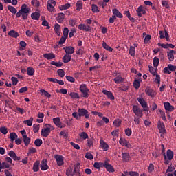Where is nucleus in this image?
<instances>
[{
	"label": "nucleus",
	"mask_w": 176,
	"mask_h": 176,
	"mask_svg": "<svg viewBox=\"0 0 176 176\" xmlns=\"http://www.w3.org/2000/svg\"><path fill=\"white\" fill-rule=\"evenodd\" d=\"M119 143L120 144V145H122L123 146H126L128 148H131V144H130V142H129V141H127L124 138H120Z\"/></svg>",
	"instance_id": "12"
},
{
	"label": "nucleus",
	"mask_w": 176,
	"mask_h": 176,
	"mask_svg": "<svg viewBox=\"0 0 176 176\" xmlns=\"http://www.w3.org/2000/svg\"><path fill=\"white\" fill-rule=\"evenodd\" d=\"M103 94H105L107 96L108 98H110V100H115V96H113V94L112 92L107 91V90H103L102 91Z\"/></svg>",
	"instance_id": "24"
},
{
	"label": "nucleus",
	"mask_w": 176,
	"mask_h": 176,
	"mask_svg": "<svg viewBox=\"0 0 176 176\" xmlns=\"http://www.w3.org/2000/svg\"><path fill=\"white\" fill-rule=\"evenodd\" d=\"M60 25L58 23H56L54 25V31H55V34L58 36H60V34H61V32H60Z\"/></svg>",
	"instance_id": "33"
},
{
	"label": "nucleus",
	"mask_w": 176,
	"mask_h": 176,
	"mask_svg": "<svg viewBox=\"0 0 176 176\" xmlns=\"http://www.w3.org/2000/svg\"><path fill=\"white\" fill-rule=\"evenodd\" d=\"M122 157L123 159V162H129L130 159H131V157H130V154H129V153H122Z\"/></svg>",
	"instance_id": "22"
},
{
	"label": "nucleus",
	"mask_w": 176,
	"mask_h": 176,
	"mask_svg": "<svg viewBox=\"0 0 176 176\" xmlns=\"http://www.w3.org/2000/svg\"><path fill=\"white\" fill-rule=\"evenodd\" d=\"M41 93H42V94H43L45 97H47V98H50V97H52V95L47 92V91L45 90V89H41L40 90Z\"/></svg>",
	"instance_id": "42"
},
{
	"label": "nucleus",
	"mask_w": 176,
	"mask_h": 176,
	"mask_svg": "<svg viewBox=\"0 0 176 176\" xmlns=\"http://www.w3.org/2000/svg\"><path fill=\"white\" fill-rule=\"evenodd\" d=\"M145 93L147 96H149L150 97H151V98H155L156 96V94H157V93H156L155 90L152 89L149 87H147L146 88Z\"/></svg>",
	"instance_id": "4"
},
{
	"label": "nucleus",
	"mask_w": 176,
	"mask_h": 176,
	"mask_svg": "<svg viewBox=\"0 0 176 176\" xmlns=\"http://www.w3.org/2000/svg\"><path fill=\"white\" fill-rule=\"evenodd\" d=\"M8 155L10 156V157H12V159H13V160H21V158H20V157H17V155H16V153H14V151H10L8 153Z\"/></svg>",
	"instance_id": "21"
},
{
	"label": "nucleus",
	"mask_w": 176,
	"mask_h": 176,
	"mask_svg": "<svg viewBox=\"0 0 176 176\" xmlns=\"http://www.w3.org/2000/svg\"><path fill=\"white\" fill-rule=\"evenodd\" d=\"M31 3L32 6H36V8H39L41 3L38 0H32Z\"/></svg>",
	"instance_id": "48"
},
{
	"label": "nucleus",
	"mask_w": 176,
	"mask_h": 176,
	"mask_svg": "<svg viewBox=\"0 0 176 176\" xmlns=\"http://www.w3.org/2000/svg\"><path fill=\"white\" fill-rule=\"evenodd\" d=\"M43 144V142H42V140L41 139H36L35 141H34V145H36V146H41V145H42Z\"/></svg>",
	"instance_id": "54"
},
{
	"label": "nucleus",
	"mask_w": 176,
	"mask_h": 176,
	"mask_svg": "<svg viewBox=\"0 0 176 176\" xmlns=\"http://www.w3.org/2000/svg\"><path fill=\"white\" fill-rule=\"evenodd\" d=\"M85 158L88 159V160H93V159H94V156H93L92 153L87 152L85 154Z\"/></svg>",
	"instance_id": "49"
},
{
	"label": "nucleus",
	"mask_w": 176,
	"mask_h": 176,
	"mask_svg": "<svg viewBox=\"0 0 176 176\" xmlns=\"http://www.w3.org/2000/svg\"><path fill=\"white\" fill-rule=\"evenodd\" d=\"M78 112L81 118V116H85V119H89V111L86 109H78Z\"/></svg>",
	"instance_id": "8"
},
{
	"label": "nucleus",
	"mask_w": 176,
	"mask_h": 176,
	"mask_svg": "<svg viewBox=\"0 0 176 176\" xmlns=\"http://www.w3.org/2000/svg\"><path fill=\"white\" fill-rule=\"evenodd\" d=\"M69 96L72 98H80V96H79V94L76 92H71L69 94Z\"/></svg>",
	"instance_id": "46"
},
{
	"label": "nucleus",
	"mask_w": 176,
	"mask_h": 176,
	"mask_svg": "<svg viewBox=\"0 0 176 176\" xmlns=\"http://www.w3.org/2000/svg\"><path fill=\"white\" fill-rule=\"evenodd\" d=\"M78 29L81 31H86L87 32L89 31H91V27L82 23L78 25Z\"/></svg>",
	"instance_id": "16"
},
{
	"label": "nucleus",
	"mask_w": 176,
	"mask_h": 176,
	"mask_svg": "<svg viewBox=\"0 0 176 176\" xmlns=\"http://www.w3.org/2000/svg\"><path fill=\"white\" fill-rule=\"evenodd\" d=\"M174 54H176V52L173 50L167 52L168 58L170 61H174Z\"/></svg>",
	"instance_id": "20"
},
{
	"label": "nucleus",
	"mask_w": 176,
	"mask_h": 176,
	"mask_svg": "<svg viewBox=\"0 0 176 176\" xmlns=\"http://www.w3.org/2000/svg\"><path fill=\"white\" fill-rule=\"evenodd\" d=\"M44 58H47V60H53V58H56V55L53 53H48L43 54Z\"/></svg>",
	"instance_id": "25"
},
{
	"label": "nucleus",
	"mask_w": 176,
	"mask_h": 176,
	"mask_svg": "<svg viewBox=\"0 0 176 176\" xmlns=\"http://www.w3.org/2000/svg\"><path fill=\"white\" fill-rule=\"evenodd\" d=\"M166 157L168 160H173L174 157V152H173V151H171L170 149H168L166 151Z\"/></svg>",
	"instance_id": "26"
},
{
	"label": "nucleus",
	"mask_w": 176,
	"mask_h": 176,
	"mask_svg": "<svg viewBox=\"0 0 176 176\" xmlns=\"http://www.w3.org/2000/svg\"><path fill=\"white\" fill-rule=\"evenodd\" d=\"M53 122L54 124H56L57 127H60V129H64V127H65V124H61V120H60L58 117L53 118Z\"/></svg>",
	"instance_id": "13"
},
{
	"label": "nucleus",
	"mask_w": 176,
	"mask_h": 176,
	"mask_svg": "<svg viewBox=\"0 0 176 176\" xmlns=\"http://www.w3.org/2000/svg\"><path fill=\"white\" fill-rule=\"evenodd\" d=\"M113 124L116 127H120V126L122 125V120L116 119V120L113 121Z\"/></svg>",
	"instance_id": "39"
},
{
	"label": "nucleus",
	"mask_w": 176,
	"mask_h": 176,
	"mask_svg": "<svg viewBox=\"0 0 176 176\" xmlns=\"http://www.w3.org/2000/svg\"><path fill=\"white\" fill-rule=\"evenodd\" d=\"M102 46L104 49H105L108 52H113V49L112 47H111L109 45H108L107 43H105V41L102 42Z\"/></svg>",
	"instance_id": "34"
},
{
	"label": "nucleus",
	"mask_w": 176,
	"mask_h": 176,
	"mask_svg": "<svg viewBox=\"0 0 176 176\" xmlns=\"http://www.w3.org/2000/svg\"><path fill=\"white\" fill-rule=\"evenodd\" d=\"M41 170L42 171H46V170H49V166H47V160L44 159L41 161V164L40 166Z\"/></svg>",
	"instance_id": "11"
},
{
	"label": "nucleus",
	"mask_w": 176,
	"mask_h": 176,
	"mask_svg": "<svg viewBox=\"0 0 176 176\" xmlns=\"http://www.w3.org/2000/svg\"><path fill=\"white\" fill-rule=\"evenodd\" d=\"M0 131L2 133V134H4V135L8 134V129L5 126H1L0 128Z\"/></svg>",
	"instance_id": "59"
},
{
	"label": "nucleus",
	"mask_w": 176,
	"mask_h": 176,
	"mask_svg": "<svg viewBox=\"0 0 176 176\" xmlns=\"http://www.w3.org/2000/svg\"><path fill=\"white\" fill-rule=\"evenodd\" d=\"M162 6H164V8H166V9L170 8V5H168V1H164V0L162 1Z\"/></svg>",
	"instance_id": "57"
},
{
	"label": "nucleus",
	"mask_w": 176,
	"mask_h": 176,
	"mask_svg": "<svg viewBox=\"0 0 176 176\" xmlns=\"http://www.w3.org/2000/svg\"><path fill=\"white\" fill-rule=\"evenodd\" d=\"M105 168L109 173H115V168H113V166L111 164L108 163V160L105 161Z\"/></svg>",
	"instance_id": "15"
},
{
	"label": "nucleus",
	"mask_w": 176,
	"mask_h": 176,
	"mask_svg": "<svg viewBox=\"0 0 176 176\" xmlns=\"http://www.w3.org/2000/svg\"><path fill=\"white\" fill-rule=\"evenodd\" d=\"M54 158L56 159L57 165L59 167H61V166L64 165V157L60 155H56Z\"/></svg>",
	"instance_id": "6"
},
{
	"label": "nucleus",
	"mask_w": 176,
	"mask_h": 176,
	"mask_svg": "<svg viewBox=\"0 0 176 176\" xmlns=\"http://www.w3.org/2000/svg\"><path fill=\"white\" fill-rule=\"evenodd\" d=\"M8 10L13 14H17V9L12 6H8Z\"/></svg>",
	"instance_id": "36"
},
{
	"label": "nucleus",
	"mask_w": 176,
	"mask_h": 176,
	"mask_svg": "<svg viewBox=\"0 0 176 176\" xmlns=\"http://www.w3.org/2000/svg\"><path fill=\"white\" fill-rule=\"evenodd\" d=\"M76 6L77 8L76 10H80V9H82L83 8V3H82V1H78L76 3Z\"/></svg>",
	"instance_id": "47"
},
{
	"label": "nucleus",
	"mask_w": 176,
	"mask_h": 176,
	"mask_svg": "<svg viewBox=\"0 0 176 176\" xmlns=\"http://www.w3.org/2000/svg\"><path fill=\"white\" fill-rule=\"evenodd\" d=\"M57 74L60 78H64L65 72H64L63 69H59L57 70Z\"/></svg>",
	"instance_id": "44"
},
{
	"label": "nucleus",
	"mask_w": 176,
	"mask_h": 176,
	"mask_svg": "<svg viewBox=\"0 0 176 176\" xmlns=\"http://www.w3.org/2000/svg\"><path fill=\"white\" fill-rule=\"evenodd\" d=\"M159 112L160 113L162 120H164V122H167V118H166V113L163 111H162V109H159Z\"/></svg>",
	"instance_id": "50"
},
{
	"label": "nucleus",
	"mask_w": 176,
	"mask_h": 176,
	"mask_svg": "<svg viewBox=\"0 0 176 176\" xmlns=\"http://www.w3.org/2000/svg\"><path fill=\"white\" fill-rule=\"evenodd\" d=\"M71 8L70 3H66L65 5L61 6L59 9L60 10H67V9H69Z\"/></svg>",
	"instance_id": "41"
},
{
	"label": "nucleus",
	"mask_w": 176,
	"mask_h": 176,
	"mask_svg": "<svg viewBox=\"0 0 176 176\" xmlns=\"http://www.w3.org/2000/svg\"><path fill=\"white\" fill-rule=\"evenodd\" d=\"M42 25H43L44 27H47V30H50V25H49V22H47V21H46V19H44L42 22Z\"/></svg>",
	"instance_id": "53"
},
{
	"label": "nucleus",
	"mask_w": 176,
	"mask_h": 176,
	"mask_svg": "<svg viewBox=\"0 0 176 176\" xmlns=\"http://www.w3.org/2000/svg\"><path fill=\"white\" fill-rule=\"evenodd\" d=\"M114 82L117 84L122 83V82H124V78L117 76L114 78Z\"/></svg>",
	"instance_id": "37"
},
{
	"label": "nucleus",
	"mask_w": 176,
	"mask_h": 176,
	"mask_svg": "<svg viewBox=\"0 0 176 176\" xmlns=\"http://www.w3.org/2000/svg\"><path fill=\"white\" fill-rule=\"evenodd\" d=\"M23 140L25 146H28V145H30V142H31V138H28L27 135H23Z\"/></svg>",
	"instance_id": "27"
},
{
	"label": "nucleus",
	"mask_w": 176,
	"mask_h": 176,
	"mask_svg": "<svg viewBox=\"0 0 176 176\" xmlns=\"http://www.w3.org/2000/svg\"><path fill=\"white\" fill-rule=\"evenodd\" d=\"M72 58V56L69 54H65L64 55L63 58V63H65V64H67V63H69V61H71V58Z\"/></svg>",
	"instance_id": "30"
},
{
	"label": "nucleus",
	"mask_w": 176,
	"mask_h": 176,
	"mask_svg": "<svg viewBox=\"0 0 176 176\" xmlns=\"http://www.w3.org/2000/svg\"><path fill=\"white\" fill-rule=\"evenodd\" d=\"M72 116H73V118H75V119H76V120H80V116L79 113L78 114V113L74 112L72 113Z\"/></svg>",
	"instance_id": "61"
},
{
	"label": "nucleus",
	"mask_w": 176,
	"mask_h": 176,
	"mask_svg": "<svg viewBox=\"0 0 176 176\" xmlns=\"http://www.w3.org/2000/svg\"><path fill=\"white\" fill-rule=\"evenodd\" d=\"M100 147L102 148V149H103V151H108V149H109V146L102 139L100 140Z\"/></svg>",
	"instance_id": "18"
},
{
	"label": "nucleus",
	"mask_w": 176,
	"mask_h": 176,
	"mask_svg": "<svg viewBox=\"0 0 176 176\" xmlns=\"http://www.w3.org/2000/svg\"><path fill=\"white\" fill-rule=\"evenodd\" d=\"M159 61H160V60H159V58H157V57H154V58H153V65H154V67H159Z\"/></svg>",
	"instance_id": "55"
},
{
	"label": "nucleus",
	"mask_w": 176,
	"mask_h": 176,
	"mask_svg": "<svg viewBox=\"0 0 176 176\" xmlns=\"http://www.w3.org/2000/svg\"><path fill=\"white\" fill-rule=\"evenodd\" d=\"M138 101L144 109V111H148V109H149L148 104L146 103L145 100H144V98H138Z\"/></svg>",
	"instance_id": "9"
},
{
	"label": "nucleus",
	"mask_w": 176,
	"mask_h": 176,
	"mask_svg": "<svg viewBox=\"0 0 176 176\" xmlns=\"http://www.w3.org/2000/svg\"><path fill=\"white\" fill-rule=\"evenodd\" d=\"M157 127L160 133H161L162 134H166V131L164 127V123H163V122L159 120L157 124Z\"/></svg>",
	"instance_id": "10"
},
{
	"label": "nucleus",
	"mask_w": 176,
	"mask_h": 176,
	"mask_svg": "<svg viewBox=\"0 0 176 176\" xmlns=\"http://www.w3.org/2000/svg\"><path fill=\"white\" fill-rule=\"evenodd\" d=\"M49 134H50V129H49L47 126H45L41 130L42 137H49Z\"/></svg>",
	"instance_id": "17"
},
{
	"label": "nucleus",
	"mask_w": 176,
	"mask_h": 176,
	"mask_svg": "<svg viewBox=\"0 0 176 176\" xmlns=\"http://www.w3.org/2000/svg\"><path fill=\"white\" fill-rule=\"evenodd\" d=\"M168 68L169 71H175V69H176V66H174V65H171V64H169V65H168Z\"/></svg>",
	"instance_id": "64"
},
{
	"label": "nucleus",
	"mask_w": 176,
	"mask_h": 176,
	"mask_svg": "<svg viewBox=\"0 0 176 176\" xmlns=\"http://www.w3.org/2000/svg\"><path fill=\"white\" fill-rule=\"evenodd\" d=\"M129 54L134 57L135 56V47L131 46L129 48Z\"/></svg>",
	"instance_id": "43"
},
{
	"label": "nucleus",
	"mask_w": 176,
	"mask_h": 176,
	"mask_svg": "<svg viewBox=\"0 0 176 176\" xmlns=\"http://www.w3.org/2000/svg\"><path fill=\"white\" fill-rule=\"evenodd\" d=\"M164 106L166 111H168L169 112H173V111L175 109L174 107L171 106V104H170L168 102H164Z\"/></svg>",
	"instance_id": "19"
},
{
	"label": "nucleus",
	"mask_w": 176,
	"mask_h": 176,
	"mask_svg": "<svg viewBox=\"0 0 176 176\" xmlns=\"http://www.w3.org/2000/svg\"><path fill=\"white\" fill-rule=\"evenodd\" d=\"M40 164H41V162L38 160L35 162V163L33 165V171H34V173L39 171Z\"/></svg>",
	"instance_id": "31"
},
{
	"label": "nucleus",
	"mask_w": 176,
	"mask_h": 176,
	"mask_svg": "<svg viewBox=\"0 0 176 176\" xmlns=\"http://www.w3.org/2000/svg\"><path fill=\"white\" fill-rule=\"evenodd\" d=\"M39 17H41V13L38 12H33L31 14L32 20H39Z\"/></svg>",
	"instance_id": "32"
},
{
	"label": "nucleus",
	"mask_w": 176,
	"mask_h": 176,
	"mask_svg": "<svg viewBox=\"0 0 176 176\" xmlns=\"http://www.w3.org/2000/svg\"><path fill=\"white\" fill-rule=\"evenodd\" d=\"M47 9L49 12H54V6H56V1L49 0L47 3Z\"/></svg>",
	"instance_id": "3"
},
{
	"label": "nucleus",
	"mask_w": 176,
	"mask_h": 176,
	"mask_svg": "<svg viewBox=\"0 0 176 176\" xmlns=\"http://www.w3.org/2000/svg\"><path fill=\"white\" fill-rule=\"evenodd\" d=\"M8 35H9V36H11L12 38H19V32H16V30H12L10 32H8Z\"/></svg>",
	"instance_id": "23"
},
{
	"label": "nucleus",
	"mask_w": 176,
	"mask_h": 176,
	"mask_svg": "<svg viewBox=\"0 0 176 176\" xmlns=\"http://www.w3.org/2000/svg\"><path fill=\"white\" fill-rule=\"evenodd\" d=\"M35 74V69L33 67H28V75L30 76H34Z\"/></svg>",
	"instance_id": "38"
},
{
	"label": "nucleus",
	"mask_w": 176,
	"mask_h": 176,
	"mask_svg": "<svg viewBox=\"0 0 176 176\" xmlns=\"http://www.w3.org/2000/svg\"><path fill=\"white\" fill-rule=\"evenodd\" d=\"M133 111L136 116H139V118H142L143 113L142 110H140V107L137 105L133 106Z\"/></svg>",
	"instance_id": "5"
},
{
	"label": "nucleus",
	"mask_w": 176,
	"mask_h": 176,
	"mask_svg": "<svg viewBox=\"0 0 176 176\" xmlns=\"http://www.w3.org/2000/svg\"><path fill=\"white\" fill-rule=\"evenodd\" d=\"M63 50H65L66 54H74L75 52V47L72 46H68L63 47Z\"/></svg>",
	"instance_id": "14"
},
{
	"label": "nucleus",
	"mask_w": 176,
	"mask_h": 176,
	"mask_svg": "<svg viewBox=\"0 0 176 176\" xmlns=\"http://www.w3.org/2000/svg\"><path fill=\"white\" fill-rule=\"evenodd\" d=\"M113 14H114V16H116L119 19L123 18V14L120 12H119V10L118 9L113 10Z\"/></svg>",
	"instance_id": "29"
},
{
	"label": "nucleus",
	"mask_w": 176,
	"mask_h": 176,
	"mask_svg": "<svg viewBox=\"0 0 176 176\" xmlns=\"http://www.w3.org/2000/svg\"><path fill=\"white\" fill-rule=\"evenodd\" d=\"M65 16V14L63 12L58 14V16L56 18L58 23H63V21H64Z\"/></svg>",
	"instance_id": "28"
},
{
	"label": "nucleus",
	"mask_w": 176,
	"mask_h": 176,
	"mask_svg": "<svg viewBox=\"0 0 176 176\" xmlns=\"http://www.w3.org/2000/svg\"><path fill=\"white\" fill-rule=\"evenodd\" d=\"M32 122H34V118L31 117L30 120L24 121L23 123L28 126H32Z\"/></svg>",
	"instance_id": "45"
},
{
	"label": "nucleus",
	"mask_w": 176,
	"mask_h": 176,
	"mask_svg": "<svg viewBox=\"0 0 176 176\" xmlns=\"http://www.w3.org/2000/svg\"><path fill=\"white\" fill-rule=\"evenodd\" d=\"M80 137H81V138H83V140H87V138H89V135H87L86 132H82L80 134Z\"/></svg>",
	"instance_id": "58"
},
{
	"label": "nucleus",
	"mask_w": 176,
	"mask_h": 176,
	"mask_svg": "<svg viewBox=\"0 0 176 176\" xmlns=\"http://www.w3.org/2000/svg\"><path fill=\"white\" fill-rule=\"evenodd\" d=\"M94 144V138H91V139H89L87 140V145L89 146V148H90L91 146H92V145Z\"/></svg>",
	"instance_id": "56"
},
{
	"label": "nucleus",
	"mask_w": 176,
	"mask_h": 176,
	"mask_svg": "<svg viewBox=\"0 0 176 176\" xmlns=\"http://www.w3.org/2000/svg\"><path fill=\"white\" fill-rule=\"evenodd\" d=\"M10 138L12 142H13V141H14V140H16V138H17V134L16 133H11L10 134Z\"/></svg>",
	"instance_id": "51"
},
{
	"label": "nucleus",
	"mask_w": 176,
	"mask_h": 176,
	"mask_svg": "<svg viewBox=\"0 0 176 176\" xmlns=\"http://www.w3.org/2000/svg\"><path fill=\"white\" fill-rule=\"evenodd\" d=\"M80 164L77 163L74 166V172L72 173V176H80Z\"/></svg>",
	"instance_id": "7"
},
{
	"label": "nucleus",
	"mask_w": 176,
	"mask_h": 176,
	"mask_svg": "<svg viewBox=\"0 0 176 176\" xmlns=\"http://www.w3.org/2000/svg\"><path fill=\"white\" fill-rule=\"evenodd\" d=\"M33 131L34 133H36L39 131V124H34L33 125Z\"/></svg>",
	"instance_id": "62"
},
{
	"label": "nucleus",
	"mask_w": 176,
	"mask_h": 176,
	"mask_svg": "<svg viewBox=\"0 0 176 176\" xmlns=\"http://www.w3.org/2000/svg\"><path fill=\"white\" fill-rule=\"evenodd\" d=\"M11 80L12 82L13 86H16V85H17V83H19V80L16 77H12Z\"/></svg>",
	"instance_id": "60"
},
{
	"label": "nucleus",
	"mask_w": 176,
	"mask_h": 176,
	"mask_svg": "<svg viewBox=\"0 0 176 176\" xmlns=\"http://www.w3.org/2000/svg\"><path fill=\"white\" fill-rule=\"evenodd\" d=\"M140 86H141V81L138 79H135L133 82V87L136 90H138V89H140Z\"/></svg>",
	"instance_id": "35"
},
{
	"label": "nucleus",
	"mask_w": 176,
	"mask_h": 176,
	"mask_svg": "<svg viewBox=\"0 0 176 176\" xmlns=\"http://www.w3.org/2000/svg\"><path fill=\"white\" fill-rule=\"evenodd\" d=\"M66 175H67V176L72 175V168H69L67 170H66Z\"/></svg>",
	"instance_id": "63"
},
{
	"label": "nucleus",
	"mask_w": 176,
	"mask_h": 176,
	"mask_svg": "<svg viewBox=\"0 0 176 176\" xmlns=\"http://www.w3.org/2000/svg\"><path fill=\"white\" fill-rule=\"evenodd\" d=\"M80 91L82 94V97H84L85 98H89V88H87L86 84H82L80 85Z\"/></svg>",
	"instance_id": "1"
},
{
	"label": "nucleus",
	"mask_w": 176,
	"mask_h": 176,
	"mask_svg": "<svg viewBox=\"0 0 176 176\" xmlns=\"http://www.w3.org/2000/svg\"><path fill=\"white\" fill-rule=\"evenodd\" d=\"M63 62H56V61H52L51 65H55V67H58V68H60L63 67Z\"/></svg>",
	"instance_id": "40"
},
{
	"label": "nucleus",
	"mask_w": 176,
	"mask_h": 176,
	"mask_svg": "<svg viewBox=\"0 0 176 176\" xmlns=\"http://www.w3.org/2000/svg\"><path fill=\"white\" fill-rule=\"evenodd\" d=\"M67 36H63L58 42V45H64V43H65V41H67Z\"/></svg>",
	"instance_id": "52"
},
{
	"label": "nucleus",
	"mask_w": 176,
	"mask_h": 176,
	"mask_svg": "<svg viewBox=\"0 0 176 176\" xmlns=\"http://www.w3.org/2000/svg\"><path fill=\"white\" fill-rule=\"evenodd\" d=\"M23 13H30V9L27 8V4L22 5L21 10H19V12H16V17H21V14Z\"/></svg>",
	"instance_id": "2"
}]
</instances>
